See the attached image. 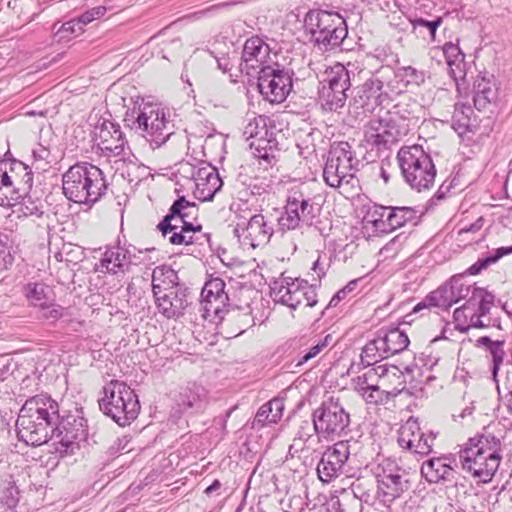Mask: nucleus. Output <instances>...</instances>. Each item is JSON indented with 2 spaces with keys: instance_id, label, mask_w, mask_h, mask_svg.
I'll list each match as a JSON object with an SVG mask.
<instances>
[{
  "instance_id": "14",
  "label": "nucleus",
  "mask_w": 512,
  "mask_h": 512,
  "mask_svg": "<svg viewBox=\"0 0 512 512\" xmlns=\"http://www.w3.org/2000/svg\"><path fill=\"white\" fill-rule=\"evenodd\" d=\"M258 88L263 97L271 103H281L292 89V77L288 70L278 63L258 71Z\"/></svg>"
},
{
  "instance_id": "5",
  "label": "nucleus",
  "mask_w": 512,
  "mask_h": 512,
  "mask_svg": "<svg viewBox=\"0 0 512 512\" xmlns=\"http://www.w3.org/2000/svg\"><path fill=\"white\" fill-rule=\"evenodd\" d=\"M132 130L145 138L152 149L160 147L172 135L170 122L163 108L158 104L136 102L125 118Z\"/></svg>"
},
{
  "instance_id": "37",
  "label": "nucleus",
  "mask_w": 512,
  "mask_h": 512,
  "mask_svg": "<svg viewBox=\"0 0 512 512\" xmlns=\"http://www.w3.org/2000/svg\"><path fill=\"white\" fill-rule=\"evenodd\" d=\"M277 144L275 132L273 131L271 132V137H260L250 141L249 147L255 158L271 164L278 152Z\"/></svg>"
},
{
  "instance_id": "35",
  "label": "nucleus",
  "mask_w": 512,
  "mask_h": 512,
  "mask_svg": "<svg viewBox=\"0 0 512 512\" xmlns=\"http://www.w3.org/2000/svg\"><path fill=\"white\" fill-rule=\"evenodd\" d=\"M451 121L452 128L461 137L476 127L474 110L470 105L464 103L455 104Z\"/></svg>"
},
{
  "instance_id": "57",
  "label": "nucleus",
  "mask_w": 512,
  "mask_h": 512,
  "mask_svg": "<svg viewBox=\"0 0 512 512\" xmlns=\"http://www.w3.org/2000/svg\"><path fill=\"white\" fill-rule=\"evenodd\" d=\"M42 311V317L47 320H57L63 315V308L59 305H55L51 302L45 305V307H39Z\"/></svg>"
},
{
  "instance_id": "24",
  "label": "nucleus",
  "mask_w": 512,
  "mask_h": 512,
  "mask_svg": "<svg viewBox=\"0 0 512 512\" xmlns=\"http://www.w3.org/2000/svg\"><path fill=\"white\" fill-rule=\"evenodd\" d=\"M225 283L220 278H213L205 283L201 292V307L205 319L212 316L221 318L225 308L228 295L224 291Z\"/></svg>"
},
{
  "instance_id": "48",
  "label": "nucleus",
  "mask_w": 512,
  "mask_h": 512,
  "mask_svg": "<svg viewBox=\"0 0 512 512\" xmlns=\"http://www.w3.org/2000/svg\"><path fill=\"white\" fill-rule=\"evenodd\" d=\"M20 198H22V202L19 204L18 217L40 218L43 215L44 204L40 198H33L29 193Z\"/></svg>"
},
{
  "instance_id": "44",
  "label": "nucleus",
  "mask_w": 512,
  "mask_h": 512,
  "mask_svg": "<svg viewBox=\"0 0 512 512\" xmlns=\"http://www.w3.org/2000/svg\"><path fill=\"white\" fill-rule=\"evenodd\" d=\"M270 123V119L265 116L254 117L245 126L243 134L251 141L260 137H271L274 127L269 126Z\"/></svg>"
},
{
  "instance_id": "47",
  "label": "nucleus",
  "mask_w": 512,
  "mask_h": 512,
  "mask_svg": "<svg viewBox=\"0 0 512 512\" xmlns=\"http://www.w3.org/2000/svg\"><path fill=\"white\" fill-rule=\"evenodd\" d=\"M27 297L36 307H45L46 304L53 301L50 287L43 283H29Z\"/></svg>"
},
{
  "instance_id": "30",
  "label": "nucleus",
  "mask_w": 512,
  "mask_h": 512,
  "mask_svg": "<svg viewBox=\"0 0 512 512\" xmlns=\"http://www.w3.org/2000/svg\"><path fill=\"white\" fill-rule=\"evenodd\" d=\"M101 267L111 274L125 273L130 266L136 264L130 251L120 246L107 249L101 259Z\"/></svg>"
},
{
  "instance_id": "40",
  "label": "nucleus",
  "mask_w": 512,
  "mask_h": 512,
  "mask_svg": "<svg viewBox=\"0 0 512 512\" xmlns=\"http://www.w3.org/2000/svg\"><path fill=\"white\" fill-rule=\"evenodd\" d=\"M283 409L282 401L277 399L263 404L255 415L253 427L261 428L267 424L277 423L282 417Z\"/></svg>"
},
{
  "instance_id": "29",
  "label": "nucleus",
  "mask_w": 512,
  "mask_h": 512,
  "mask_svg": "<svg viewBox=\"0 0 512 512\" xmlns=\"http://www.w3.org/2000/svg\"><path fill=\"white\" fill-rule=\"evenodd\" d=\"M397 113L387 112L384 117L371 120L368 124L375 132L385 136L391 144L407 133V127L400 123Z\"/></svg>"
},
{
  "instance_id": "42",
  "label": "nucleus",
  "mask_w": 512,
  "mask_h": 512,
  "mask_svg": "<svg viewBox=\"0 0 512 512\" xmlns=\"http://www.w3.org/2000/svg\"><path fill=\"white\" fill-rule=\"evenodd\" d=\"M477 345L483 346L485 348V351L491 357V359H492V375H493L494 380H496L498 370L506 356V352L504 349L505 341H500V340L494 341V340L490 339L488 336H483L477 340Z\"/></svg>"
},
{
  "instance_id": "3",
  "label": "nucleus",
  "mask_w": 512,
  "mask_h": 512,
  "mask_svg": "<svg viewBox=\"0 0 512 512\" xmlns=\"http://www.w3.org/2000/svg\"><path fill=\"white\" fill-rule=\"evenodd\" d=\"M464 470L483 482L491 480L498 470L501 456V441L489 431L469 439L467 446L459 453Z\"/></svg>"
},
{
  "instance_id": "23",
  "label": "nucleus",
  "mask_w": 512,
  "mask_h": 512,
  "mask_svg": "<svg viewBox=\"0 0 512 512\" xmlns=\"http://www.w3.org/2000/svg\"><path fill=\"white\" fill-rule=\"evenodd\" d=\"M154 298L159 313L168 319L182 316L185 308L189 305L187 289L180 284L155 295Z\"/></svg>"
},
{
  "instance_id": "27",
  "label": "nucleus",
  "mask_w": 512,
  "mask_h": 512,
  "mask_svg": "<svg viewBox=\"0 0 512 512\" xmlns=\"http://www.w3.org/2000/svg\"><path fill=\"white\" fill-rule=\"evenodd\" d=\"M197 177L194 183V196L200 201L212 200L223 185L218 170L201 162Z\"/></svg>"
},
{
  "instance_id": "46",
  "label": "nucleus",
  "mask_w": 512,
  "mask_h": 512,
  "mask_svg": "<svg viewBox=\"0 0 512 512\" xmlns=\"http://www.w3.org/2000/svg\"><path fill=\"white\" fill-rule=\"evenodd\" d=\"M228 321L232 322L238 330L237 335L242 334L246 329L255 325V319L251 314V308L247 305L244 308H238L228 313Z\"/></svg>"
},
{
  "instance_id": "49",
  "label": "nucleus",
  "mask_w": 512,
  "mask_h": 512,
  "mask_svg": "<svg viewBox=\"0 0 512 512\" xmlns=\"http://www.w3.org/2000/svg\"><path fill=\"white\" fill-rule=\"evenodd\" d=\"M396 76L405 82L406 86H420L426 79V73L423 70H418L412 66L398 68Z\"/></svg>"
},
{
  "instance_id": "39",
  "label": "nucleus",
  "mask_w": 512,
  "mask_h": 512,
  "mask_svg": "<svg viewBox=\"0 0 512 512\" xmlns=\"http://www.w3.org/2000/svg\"><path fill=\"white\" fill-rule=\"evenodd\" d=\"M178 276L170 266L161 265L154 268L152 273L153 296L165 292L167 289L178 285Z\"/></svg>"
},
{
  "instance_id": "26",
  "label": "nucleus",
  "mask_w": 512,
  "mask_h": 512,
  "mask_svg": "<svg viewBox=\"0 0 512 512\" xmlns=\"http://www.w3.org/2000/svg\"><path fill=\"white\" fill-rule=\"evenodd\" d=\"M354 91L352 102L357 108H362L364 112L374 111L387 97L383 93V82L374 76L357 86Z\"/></svg>"
},
{
  "instance_id": "31",
  "label": "nucleus",
  "mask_w": 512,
  "mask_h": 512,
  "mask_svg": "<svg viewBox=\"0 0 512 512\" xmlns=\"http://www.w3.org/2000/svg\"><path fill=\"white\" fill-rule=\"evenodd\" d=\"M453 468L447 457L431 458L421 466L422 476L430 483H438L453 478Z\"/></svg>"
},
{
  "instance_id": "16",
  "label": "nucleus",
  "mask_w": 512,
  "mask_h": 512,
  "mask_svg": "<svg viewBox=\"0 0 512 512\" xmlns=\"http://www.w3.org/2000/svg\"><path fill=\"white\" fill-rule=\"evenodd\" d=\"M494 305V295L486 290H475L473 296L463 306L454 310L453 316L456 321L465 318L469 321L468 327L485 328L490 326V320L485 322V317Z\"/></svg>"
},
{
  "instance_id": "60",
  "label": "nucleus",
  "mask_w": 512,
  "mask_h": 512,
  "mask_svg": "<svg viewBox=\"0 0 512 512\" xmlns=\"http://www.w3.org/2000/svg\"><path fill=\"white\" fill-rule=\"evenodd\" d=\"M82 32H83L82 25H80V22L77 20V18L63 23L57 31L58 34L67 33V34H75V35H79Z\"/></svg>"
},
{
  "instance_id": "59",
  "label": "nucleus",
  "mask_w": 512,
  "mask_h": 512,
  "mask_svg": "<svg viewBox=\"0 0 512 512\" xmlns=\"http://www.w3.org/2000/svg\"><path fill=\"white\" fill-rule=\"evenodd\" d=\"M443 52L449 65L455 63L459 57L463 58L459 47L453 43H446L443 47Z\"/></svg>"
},
{
  "instance_id": "53",
  "label": "nucleus",
  "mask_w": 512,
  "mask_h": 512,
  "mask_svg": "<svg viewBox=\"0 0 512 512\" xmlns=\"http://www.w3.org/2000/svg\"><path fill=\"white\" fill-rule=\"evenodd\" d=\"M410 23H411L414 31H416L418 28H425L427 30L429 36L431 37V39L434 40L436 31L442 23V18L437 17L433 21H428L423 18H415V19L410 20Z\"/></svg>"
},
{
  "instance_id": "22",
  "label": "nucleus",
  "mask_w": 512,
  "mask_h": 512,
  "mask_svg": "<svg viewBox=\"0 0 512 512\" xmlns=\"http://www.w3.org/2000/svg\"><path fill=\"white\" fill-rule=\"evenodd\" d=\"M302 287L307 288L306 280L281 277L270 285V294L275 302L296 309L303 302Z\"/></svg>"
},
{
  "instance_id": "19",
  "label": "nucleus",
  "mask_w": 512,
  "mask_h": 512,
  "mask_svg": "<svg viewBox=\"0 0 512 512\" xmlns=\"http://www.w3.org/2000/svg\"><path fill=\"white\" fill-rule=\"evenodd\" d=\"M434 441L435 435L432 432H423L418 420L413 417H410L399 430V446L422 456L432 451Z\"/></svg>"
},
{
  "instance_id": "21",
  "label": "nucleus",
  "mask_w": 512,
  "mask_h": 512,
  "mask_svg": "<svg viewBox=\"0 0 512 512\" xmlns=\"http://www.w3.org/2000/svg\"><path fill=\"white\" fill-rule=\"evenodd\" d=\"M378 211L368 215V222L372 223L377 231L388 233L404 226L407 222L416 219V210L411 207H381Z\"/></svg>"
},
{
  "instance_id": "15",
  "label": "nucleus",
  "mask_w": 512,
  "mask_h": 512,
  "mask_svg": "<svg viewBox=\"0 0 512 512\" xmlns=\"http://www.w3.org/2000/svg\"><path fill=\"white\" fill-rule=\"evenodd\" d=\"M85 420L82 417L68 416L58 420L51 434L55 451L61 456L74 453L79 443L86 438Z\"/></svg>"
},
{
  "instance_id": "4",
  "label": "nucleus",
  "mask_w": 512,
  "mask_h": 512,
  "mask_svg": "<svg viewBox=\"0 0 512 512\" xmlns=\"http://www.w3.org/2000/svg\"><path fill=\"white\" fill-rule=\"evenodd\" d=\"M359 161L355 158L348 142H338L331 146L323 170V179L327 185L338 188L346 198L359 193V179L355 171Z\"/></svg>"
},
{
  "instance_id": "28",
  "label": "nucleus",
  "mask_w": 512,
  "mask_h": 512,
  "mask_svg": "<svg viewBox=\"0 0 512 512\" xmlns=\"http://www.w3.org/2000/svg\"><path fill=\"white\" fill-rule=\"evenodd\" d=\"M8 173L11 182L10 193L13 200L30 192L33 186V173L30 167L19 160H10Z\"/></svg>"
},
{
  "instance_id": "20",
  "label": "nucleus",
  "mask_w": 512,
  "mask_h": 512,
  "mask_svg": "<svg viewBox=\"0 0 512 512\" xmlns=\"http://www.w3.org/2000/svg\"><path fill=\"white\" fill-rule=\"evenodd\" d=\"M270 47L261 38L255 36L246 40L241 57L240 71L253 76L264 67L270 66Z\"/></svg>"
},
{
  "instance_id": "18",
  "label": "nucleus",
  "mask_w": 512,
  "mask_h": 512,
  "mask_svg": "<svg viewBox=\"0 0 512 512\" xmlns=\"http://www.w3.org/2000/svg\"><path fill=\"white\" fill-rule=\"evenodd\" d=\"M273 232L272 223L262 214L242 217L234 226V234L238 239L253 248L268 243Z\"/></svg>"
},
{
  "instance_id": "2",
  "label": "nucleus",
  "mask_w": 512,
  "mask_h": 512,
  "mask_svg": "<svg viewBox=\"0 0 512 512\" xmlns=\"http://www.w3.org/2000/svg\"><path fill=\"white\" fill-rule=\"evenodd\" d=\"M107 188L103 171L88 162H78L62 175L63 194L74 203L92 205L105 195Z\"/></svg>"
},
{
  "instance_id": "34",
  "label": "nucleus",
  "mask_w": 512,
  "mask_h": 512,
  "mask_svg": "<svg viewBox=\"0 0 512 512\" xmlns=\"http://www.w3.org/2000/svg\"><path fill=\"white\" fill-rule=\"evenodd\" d=\"M314 425L304 420L300 423L292 444L289 446V454L294 457L296 454L313 450V446L321 439L314 435Z\"/></svg>"
},
{
  "instance_id": "9",
  "label": "nucleus",
  "mask_w": 512,
  "mask_h": 512,
  "mask_svg": "<svg viewBox=\"0 0 512 512\" xmlns=\"http://www.w3.org/2000/svg\"><path fill=\"white\" fill-rule=\"evenodd\" d=\"M377 482L376 498L387 507L410 489V482L403 469L389 458L382 459L371 469Z\"/></svg>"
},
{
  "instance_id": "11",
  "label": "nucleus",
  "mask_w": 512,
  "mask_h": 512,
  "mask_svg": "<svg viewBox=\"0 0 512 512\" xmlns=\"http://www.w3.org/2000/svg\"><path fill=\"white\" fill-rule=\"evenodd\" d=\"M321 207L314 197L303 191H294L289 195L285 206V213L279 219L283 229L294 230L301 224L311 226L318 217Z\"/></svg>"
},
{
  "instance_id": "13",
  "label": "nucleus",
  "mask_w": 512,
  "mask_h": 512,
  "mask_svg": "<svg viewBox=\"0 0 512 512\" xmlns=\"http://www.w3.org/2000/svg\"><path fill=\"white\" fill-rule=\"evenodd\" d=\"M475 290L484 289L465 283L461 275L453 276L448 283L427 295L423 302L415 306L414 311L417 312L426 307L449 309L462 299L467 301L470 296H473Z\"/></svg>"
},
{
  "instance_id": "63",
  "label": "nucleus",
  "mask_w": 512,
  "mask_h": 512,
  "mask_svg": "<svg viewBox=\"0 0 512 512\" xmlns=\"http://www.w3.org/2000/svg\"><path fill=\"white\" fill-rule=\"evenodd\" d=\"M357 282L351 281L349 282L343 289L339 290L330 300L328 307L336 306L342 299L345 298L348 292L354 290Z\"/></svg>"
},
{
  "instance_id": "6",
  "label": "nucleus",
  "mask_w": 512,
  "mask_h": 512,
  "mask_svg": "<svg viewBox=\"0 0 512 512\" xmlns=\"http://www.w3.org/2000/svg\"><path fill=\"white\" fill-rule=\"evenodd\" d=\"M104 396L98 400L100 410L119 426L129 425L140 411L134 390L126 383L112 380L103 388Z\"/></svg>"
},
{
  "instance_id": "58",
  "label": "nucleus",
  "mask_w": 512,
  "mask_h": 512,
  "mask_svg": "<svg viewBox=\"0 0 512 512\" xmlns=\"http://www.w3.org/2000/svg\"><path fill=\"white\" fill-rule=\"evenodd\" d=\"M328 264L321 260L319 256L316 261H314L313 266L311 268V276L313 283L319 284L321 278L325 276Z\"/></svg>"
},
{
  "instance_id": "56",
  "label": "nucleus",
  "mask_w": 512,
  "mask_h": 512,
  "mask_svg": "<svg viewBox=\"0 0 512 512\" xmlns=\"http://www.w3.org/2000/svg\"><path fill=\"white\" fill-rule=\"evenodd\" d=\"M389 372V368L385 365H379L375 368H370L364 374L367 377L368 386H379L376 382L378 378L386 376Z\"/></svg>"
},
{
  "instance_id": "55",
  "label": "nucleus",
  "mask_w": 512,
  "mask_h": 512,
  "mask_svg": "<svg viewBox=\"0 0 512 512\" xmlns=\"http://www.w3.org/2000/svg\"><path fill=\"white\" fill-rule=\"evenodd\" d=\"M384 391L380 389V386H365V390L361 396L368 403L377 404L383 401Z\"/></svg>"
},
{
  "instance_id": "17",
  "label": "nucleus",
  "mask_w": 512,
  "mask_h": 512,
  "mask_svg": "<svg viewBox=\"0 0 512 512\" xmlns=\"http://www.w3.org/2000/svg\"><path fill=\"white\" fill-rule=\"evenodd\" d=\"M351 447L350 441H338L325 450L317 465V474L322 482L329 483L344 473Z\"/></svg>"
},
{
  "instance_id": "32",
  "label": "nucleus",
  "mask_w": 512,
  "mask_h": 512,
  "mask_svg": "<svg viewBox=\"0 0 512 512\" xmlns=\"http://www.w3.org/2000/svg\"><path fill=\"white\" fill-rule=\"evenodd\" d=\"M163 236H169V242L173 245L191 244L193 243L192 233L196 231V227L186 219H180V215H175L170 221L169 229H159Z\"/></svg>"
},
{
  "instance_id": "62",
  "label": "nucleus",
  "mask_w": 512,
  "mask_h": 512,
  "mask_svg": "<svg viewBox=\"0 0 512 512\" xmlns=\"http://www.w3.org/2000/svg\"><path fill=\"white\" fill-rule=\"evenodd\" d=\"M9 160H0V189L5 188L10 191L11 182L8 173Z\"/></svg>"
},
{
  "instance_id": "38",
  "label": "nucleus",
  "mask_w": 512,
  "mask_h": 512,
  "mask_svg": "<svg viewBox=\"0 0 512 512\" xmlns=\"http://www.w3.org/2000/svg\"><path fill=\"white\" fill-rule=\"evenodd\" d=\"M378 333L389 357L402 352L409 345L408 336L398 328L390 330L380 329Z\"/></svg>"
},
{
  "instance_id": "54",
  "label": "nucleus",
  "mask_w": 512,
  "mask_h": 512,
  "mask_svg": "<svg viewBox=\"0 0 512 512\" xmlns=\"http://www.w3.org/2000/svg\"><path fill=\"white\" fill-rule=\"evenodd\" d=\"M200 169V163L192 164L190 162H182L179 164L178 173L181 177L193 181V184L196 181L197 172Z\"/></svg>"
},
{
  "instance_id": "41",
  "label": "nucleus",
  "mask_w": 512,
  "mask_h": 512,
  "mask_svg": "<svg viewBox=\"0 0 512 512\" xmlns=\"http://www.w3.org/2000/svg\"><path fill=\"white\" fill-rule=\"evenodd\" d=\"M197 212L195 203L187 201L185 197H179L169 209V213L164 216L161 222L158 224V229H169L170 221L175 215H180V219L190 220L194 217Z\"/></svg>"
},
{
  "instance_id": "12",
  "label": "nucleus",
  "mask_w": 512,
  "mask_h": 512,
  "mask_svg": "<svg viewBox=\"0 0 512 512\" xmlns=\"http://www.w3.org/2000/svg\"><path fill=\"white\" fill-rule=\"evenodd\" d=\"M320 97L323 106L330 111L342 108L347 100L346 92L351 86L350 75L346 67L336 63L324 72Z\"/></svg>"
},
{
  "instance_id": "43",
  "label": "nucleus",
  "mask_w": 512,
  "mask_h": 512,
  "mask_svg": "<svg viewBox=\"0 0 512 512\" xmlns=\"http://www.w3.org/2000/svg\"><path fill=\"white\" fill-rule=\"evenodd\" d=\"M386 358H389V356L385 351L384 343L377 332L376 337L368 341L362 348L361 362L363 365L368 367Z\"/></svg>"
},
{
  "instance_id": "25",
  "label": "nucleus",
  "mask_w": 512,
  "mask_h": 512,
  "mask_svg": "<svg viewBox=\"0 0 512 512\" xmlns=\"http://www.w3.org/2000/svg\"><path fill=\"white\" fill-rule=\"evenodd\" d=\"M97 145L107 155L119 156L124 151L125 139L118 124L104 120L95 128Z\"/></svg>"
},
{
  "instance_id": "1",
  "label": "nucleus",
  "mask_w": 512,
  "mask_h": 512,
  "mask_svg": "<svg viewBox=\"0 0 512 512\" xmlns=\"http://www.w3.org/2000/svg\"><path fill=\"white\" fill-rule=\"evenodd\" d=\"M59 418V405L50 396L41 394L27 399L16 421L19 440L31 446L47 443Z\"/></svg>"
},
{
  "instance_id": "52",
  "label": "nucleus",
  "mask_w": 512,
  "mask_h": 512,
  "mask_svg": "<svg viewBox=\"0 0 512 512\" xmlns=\"http://www.w3.org/2000/svg\"><path fill=\"white\" fill-rule=\"evenodd\" d=\"M8 242V235L0 233V273L7 270L13 263Z\"/></svg>"
},
{
  "instance_id": "33",
  "label": "nucleus",
  "mask_w": 512,
  "mask_h": 512,
  "mask_svg": "<svg viewBox=\"0 0 512 512\" xmlns=\"http://www.w3.org/2000/svg\"><path fill=\"white\" fill-rule=\"evenodd\" d=\"M178 405L183 411L199 412L207 405V391L196 383L189 384L179 394Z\"/></svg>"
},
{
  "instance_id": "36",
  "label": "nucleus",
  "mask_w": 512,
  "mask_h": 512,
  "mask_svg": "<svg viewBox=\"0 0 512 512\" xmlns=\"http://www.w3.org/2000/svg\"><path fill=\"white\" fill-rule=\"evenodd\" d=\"M497 88L495 83L486 77H478L474 82V105L479 111L496 100Z\"/></svg>"
},
{
  "instance_id": "51",
  "label": "nucleus",
  "mask_w": 512,
  "mask_h": 512,
  "mask_svg": "<svg viewBox=\"0 0 512 512\" xmlns=\"http://www.w3.org/2000/svg\"><path fill=\"white\" fill-rule=\"evenodd\" d=\"M364 140L367 145L371 146L372 149L376 148L378 151L381 149H387L390 145H392L389 141H387V139H385V136L375 132V129L373 130L369 126H367L364 132Z\"/></svg>"
},
{
  "instance_id": "61",
  "label": "nucleus",
  "mask_w": 512,
  "mask_h": 512,
  "mask_svg": "<svg viewBox=\"0 0 512 512\" xmlns=\"http://www.w3.org/2000/svg\"><path fill=\"white\" fill-rule=\"evenodd\" d=\"M317 283H312L311 285L307 284V288L302 287L303 301L306 302V306L313 307L317 303V294L315 291V287Z\"/></svg>"
},
{
  "instance_id": "50",
  "label": "nucleus",
  "mask_w": 512,
  "mask_h": 512,
  "mask_svg": "<svg viewBox=\"0 0 512 512\" xmlns=\"http://www.w3.org/2000/svg\"><path fill=\"white\" fill-rule=\"evenodd\" d=\"M331 341H332L331 335H326L322 339L318 340V342L316 344H314L312 347H310L308 352H306L304 355L300 356L297 359V363L295 366L296 367L302 366L305 363H307L308 361H310L313 358H315L316 356H318L325 348L328 347V345L331 343Z\"/></svg>"
},
{
  "instance_id": "8",
  "label": "nucleus",
  "mask_w": 512,
  "mask_h": 512,
  "mask_svg": "<svg viewBox=\"0 0 512 512\" xmlns=\"http://www.w3.org/2000/svg\"><path fill=\"white\" fill-rule=\"evenodd\" d=\"M304 23L311 40L325 50L339 46L347 36L345 21L338 13L311 10L306 14Z\"/></svg>"
},
{
  "instance_id": "45",
  "label": "nucleus",
  "mask_w": 512,
  "mask_h": 512,
  "mask_svg": "<svg viewBox=\"0 0 512 512\" xmlns=\"http://www.w3.org/2000/svg\"><path fill=\"white\" fill-rule=\"evenodd\" d=\"M512 253V245L509 247H500L495 249L492 253H489L483 258H479L473 265H471L467 272L470 275H477L482 270L488 268L490 265L498 262L502 257Z\"/></svg>"
},
{
  "instance_id": "10",
  "label": "nucleus",
  "mask_w": 512,
  "mask_h": 512,
  "mask_svg": "<svg viewBox=\"0 0 512 512\" xmlns=\"http://www.w3.org/2000/svg\"><path fill=\"white\" fill-rule=\"evenodd\" d=\"M312 422L318 439L341 437L350 424V415L339 398L330 397L313 412Z\"/></svg>"
},
{
  "instance_id": "7",
  "label": "nucleus",
  "mask_w": 512,
  "mask_h": 512,
  "mask_svg": "<svg viewBox=\"0 0 512 512\" xmlns=\"http://www.w3.org/2000/svg\"><path fill=\"white\" fill-rule=\"evenodd\" d=\"M397 160L405 182L417 192L429 190L435 182L436 168L432 158L420 145L404 146Z\"/></svg>"
},
{
  "instance_id": "64",
  "label": "nucleus",
  "mask_w": 512,
  "mask_h": 512,
  "mask_svg": "<svg viewBox=\"0 0 512 512\" xmlns=\"http://www.w3.org/2000/svg\"><path fill=\"white\" fill-rule=\"evenodd\" d=\"M32 154L35 161H46L50 156V151L43 145H38L33 149Z\"/></svg>"
}]
</instances>
